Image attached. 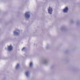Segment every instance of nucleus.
<instances>
[{
	"instance_id": "obj_1",
	"label": "nucleus",
	"mask_w": 80,
	"mask_h": 80,
	"mask_svg": "<svg viewBox=\"0 0 80 80\" xmlns=\"http://www.w3.org/2000/svg\"><path fill=\"white\" fill-rule=\"evenodd\" d=\"M28 13H29V12H27L25 13V17L27 18H29L30 17V15Z\"/></svg>"
},
{
	"instance_id": "obj_8",
	"label": "nucleus",
	"mask_w": 80,
	"mask_h": 80,
	"mask_svg": "<svg viewBox=\"0 0 80 80\" xmlns=\"http://www.w3.org/2000/svg\"><path fill=\"white\" fill-rule=\"evenodd\" d=\"M18 67H19V64H18L17 66L16 67V68H18Z\"/></svg>"
},
{
	"instance_id": "obj_7",
	"label": "nucleus",
	"mask_w": 80,
	"mask_h": 80,
	"mask_svg": "<svg viewBox=\"0 0 80 80\" xmlns=\"http://www.w3.org/2000/svg\"><path fill=\"white\" fill-rule=\"evenodd\" d=\"M26 75L27 77H28V72H26Z\"/></svg>"
},
{
	"instance_id": "obj_6",
	"label": "nucleus",
	"mask_w": 80,
	"mask_h": 80,
	"mask_svg": "<svg viewBox=\"0 0 80 80\" xmlns=\"http://www.w3.org/2000/svg\"><path fill=\"white\" fill-rule=\"evenodd\" d=\"M32 66H33V64L32 63V62H31L30 64V67H32Z\"/></svg>"
},
{
	"instance_id": "obj_4",
	"label": "nucleus",
	"mask_w": 80,
	"mask_h": 80,
	"mask_svg": "<svg viewBox=\"0 0 80 80\" xmlns=\"http://www.w3.org/2000/svg\"><path fill=\"white\" fill-rule=\"evenodd\" d=\"M13 50V47L12 46H10L8 47V51H12Z\"/></svg>"
},
{
	"instance_id": "obj_5",
	"label": "nucleus",
	"mask_w": 80,
	"mask_h": 80,
	"mask_svg": "<svg viewBox=\"0 0 80 80\" xmlns=\"http://www.w3.org/2000/svg\"><path fill=\"white\" fill-rule=\"evenodd\" d=\"M14 35H19V33L15 31L14 32Z\"/></svg>"
},
{
	"instance_id": "obj_3",
	"label": "nucleus",
	"mask_w": 80,
	"mask_h": 80,
	"mask_svg": "<svg viewBox=\"0 0 80 80\" xmlns=\"http://www.w3.org/2000/svg\"><path fill=\"white\" fill-rule=\"evenodd\" d=\"M68 7H66L64 9H63V12H64V13H67L68 12Z\"/></svg>"
},
{
	"instance_id": "obj_2",
	"label": "nucleus",
	"mask_w": 80,
	"mask_h": 80,
	"mask_svg": "<svg viewBox=\"0 0 80 80\" xmlns=\"http://www.w3.org/2000/svg\"><path fill=\"white\" fill-rule=\"evenodd\" d=\"M52 11H53V10L52 9V8L50 7L48 9V12L50 14H52Z\"/></svg>"
},
{
	"instance_id": "obj_9",
	"label": "nucleus",
	"mask_w": 80,
	"mask_h": 80,
	"mask_svg": "<svg viewBox=\"0 0 80 80\" xmlns=\"http://www.w3.org/2000/svg\"><path fill=\"white\" fill-rule=\"evenodd\" d=\"M25 50V47L23 48L22 49V50L23 51V50Z\"/></svg>"
}]
</instances>
